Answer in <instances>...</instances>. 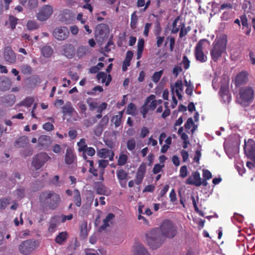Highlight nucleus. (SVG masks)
I'll list each match as a JSON object with an SVG mask.
<instances>
[{
	"label": "nucleus",
	"instance_id": "1",
	"mask_svg": "<svg viewBox=\"0 0 255 255\" xmlns=\"http://www.w3.org/2000/svg\"><path fill=\"white\" fill-rule=\"evenodd\" d=\"M39 200L40 207L45 212L47 208L55 210L59 205L61 198L58 194L53 191H46L40 194Z\"/></svg>",
	"mask_w": 255,
	"mask_h": 255
},
{
	"label": "nucleus",
	"instance_id": "2",
	"mask_svg": "<svg viewBox=\"0 0 255 255\" xmlns=\"http://www.w3.org/2000/svg\"><path fill=\"white\" fill-rule=\"evenodd\" d=\"M255 97V87L248 85L241 87L237 96L236 102L243 107L249 106Z\"/></svg>",
	"mask_w": 255,
	"mask_h": 255
},
{
	"label": "nucleus",
	"instance_id": "3",
	"mask_svg": "<svg viewBox=\"0 0 255 255\" xmlns=\"http://www.w3.org/2000/svg\"><path fill=\"white\" fill-rule=\"evenodd\" d=\"M147 243L152 249L160 247L164 243L165 238L160 233L159 229H154L146 235Z\"/></svg>",
	"mask_w": 255,
	"mask_h": 255
},
{
	"label": "nucleus",
	"instance_id": "4",
	"mask_svg": "<svg viewBox=\"0 0 255 255\" xmlns=\"http://www.w3.org/2000/svg\"><path fill=\"white\" fill-rule=\"evenodd\" d=\"M95 39L100 45H102L108 38V26L105 23L98 24L95 31Z\"/></svg>",
	"mask_w": 255,
	"mask_h": 255
},
{
	"label": "nucleus",
	"instance_id": "5",
	"mask_svg": "<svg viewBox=\"0 0 255 255\" xmlns=\"http://www.w3.org/2000/svg\"><path fill=\"white\" fill-rule=\"evenodd\" d=\"M159 230L164 238H172L176 234V228L173 223L169 220L164 221L161 224Z\"/></svg>",
	"mask_w": 255,
	"mask_h": 255
},
{
	"label": "nucleus",
	"instance_id": "6",
	"mask_svg": "<svg viewBox=\"0 0 255 255\" xmlns=\"http://www.w3.org/2000/svg\"><path fill=\"white\" fill-rule=\"evenodd\" d=\"M223 51V38L220 36L216 39L214 42V48L211 52L212 59L214 61H216L221 57Z\"/></svg>",
	"mask_w": 255,
	"mask_h": 255
},
{
	"label": "nucleus",
	"instance_id": "7",
	"mask_svg": "<svg viewBox=\"0 0 255 255\" xmlns=\"http://www.w3.org/2000/svg\"><path fill=\"white\" fill-rule=\"evenodd\" d=\"M35 248V242L27 240L22 242L19 246L20 253L24 255H28Z\"/></svg>",
	"mask_w": 255,
	"mask_h": 255
},
{
	"label": "nucleus",
	"instance_id": "8",
	"mask_svg": "<svg viewBox=\"0 0 255 255\" xmlns=\"http://www.w3.org/2000/svg\"><path fill=\"white\" fill-rule=\"evenodd\" d=\"M244 151L248 157L255 163V141L249 139L248 141H245Z\"/></svg>",
	"mask_w": 255,
	"mask_h": 255
},
{
	"label": "nucleus",
	"instance_id": "9",
	"mask_svg": "<svg viewBox=\"0 0 255 255\" xmlns=\"http://www.w3.org/2000/svg\"><path fill=\"white\" fill-rule=\"evenodd\" d=\"M49 158L50 157L46 153L41 152L33 158L32 165L35 169H39Z\"/></svg>",
	"mask_w": 255,
	"mask_h": 255
},
{
	"label": "nucleus",
	"instance_id": "10",
	"mask_svg": "<svg viewBox=\"0 0 255 255\" xmlns=\"http://www.w3.org/2000/svg\"><path fill=\"white\" fill-rule=\"evenodd\" d=\"M53 7L50 5H45L42 6L36 14L37 18L41 21L49 18L53 13Z\"/></svg>",
	"mask_w": 255,
	"mask_h": 255
},
{
	"label": "nucleus",
	"instance_id": "11",
	"mask_svg": "<svg viewBox=\"0 0 255 255\" xmlns=\"http://www.w3.org/2000/svg\"><path fill=\"white\" fill-rule=\"evenodd\" d=\"M206 41L205 39L200 40L195 47V54L196 59L201 62H204L207 60V57L204 55L202 49L204 42Z\"/></svg>",
	"mask_w": 255,
	"mask_h": 255
},
{
	"label": "nucleus",
	"instance_id": "12",
	"mask_svg": "<svg viewBox=\"0 0 255 255\" xmlns=\"http://www.w3.org/2000/svg\"><path fill=\"white\" fill-rule=\"evenodd\" d=\"M69 34L68 28L61 27L55 28L53 31V36L58 40H64L66 39Z\"/></svg>",
	"mask_w": 255,
	"mask_h": 255
},
{
	"label": "nucleus",
	"instance_id": "13",
	"mask_svg": "<svg viewBox=\"0 0 255 255\" xmlns=\"http://www.w3.org/2000/svg\"><path fill=\"white\" fill-rule=\"evenodd\" d=\"M186 184L200 186L201 185V179L200 173L197 171L193 172L192 176L187 179Z\"/></svg>",
	"mask_w": 255,
	"mask_h": 255
},
{
	"label": "nucleus",
	"instance_id": "14",
	"mask_svg": "<svg viewBox=\"0 0 255 255\" xmlns=\"http://www.w3.org/2000/svg\"><path fill=\"white\" fill-rule=\"evenodd\" d=\"M248 73L246 71H242L239 73L234 81L236 87H240L245 84L248 81Z\"/></svg>",
	"mask_w": 255,
	"mask_h": 255
},
{
	"label": "nucleus",
	"instance_id": "15",
	"mask_svg": "<svg viewBox=\"0 0 255 255\" xmlns=\"http://www.w3.org/2000/svg\"><path fill=\"white\" fill-rule=\"evenodd\" d=\"M3 57L5 61L9 63H14L16 61V55L12 49L7 46L3 52Z\"/></svg>",
	"mask_w": 255,
	"mask_h": 255
},
{
	"label": "nucleus",
	"instance_id": "16",
	"mask_svg": "<svg viewBox=\"0 0 255 255\" xmlns=\"http://www.w3.org/2000/svg\"><path fill=\"white\" fill-rule=\"evenodd\" d=\"M224 150L230 158L238 152L239 147L238 145L233 143L229 145H227L226 147L224 146Z\"/></svg>",
	"mask_w": 255,
	"mask_h": 255
},
{
	"label": "nucleus",
	"instance_id": "17",
	"mask_svg": "<svg viewBox=\"0 0 255 255\" xmlns=\"http://www.w3.org/2000/svg\"><path fill=\"white\" fill-rule=\"evenodd\" d=\"M98 155L101 158H109L110 160H113L114 159V152L111 150L102 148L98 151Z\"/></svg>",
	"mask_w": 255,
	"mask_h": 255
},
{
	"label": "nucleus",
	"instance_id": "18",
	"mask_svg": "<svg viewBox=\"0 0 255 255\" xmlns=\"http://www.w3.org/2000/svg\"><path fill=\"white\" fill-rule=\"evenodd\" d=\"M63 54L68 58H72L75 55V48L72 44H67L63 46Z\"/></svg>",
	"mask_w": 255,
	"mask_h": 255
},
{
	"label": "nucleus",
	"instance_id": "19",
	"mask_svg": "<svg viewBox=\"0 0 255 255\" xmlns=\"http://www.w3.org/2000/svg\"><path fill=\"white\" fill-rule=\"evenodd\" d=\"M115 218V215L113 213H109L103 220V224L99 227L100 232L105 230L110 226V224L112 223V221Z\"/></svg>",
	"mask_w": 255,
	"mask_h": 255
},
{
	"label": "nucleus",
	"instance_id": "20",
	"mask_svg": "<svg viewBox=\"0 0 255 255\" xmlns=\"http://www.w3.org/2000/svg\"><path fill=\"white\" fill-rule=\"evenodd\" d=\"M10 80L7 77L0 78V90L5 91L9 90L11 87Z\"/></svg>",
	"mask_w": 255,
	"mask_h": 255
},
{
	"label": "nucleus",
	"instance_id": "21",
	"mask_svg": "<svg viewBox=\"0 0 255 255\" xmlns=\"http://www.w3.org/2000/svg\"><path fill=\"white\" fill-rule=\"evenodd\" d=\"M133 255H149V254L141 244L137 243L134 247Z\"/></svg>",
	"mask_w": 255,
	"mask_h": 255
},
{
	"label": "nucleus",
	"instance_id": "22",
	"mask_svg": "<svg viewBox=\"0 0 255 255\" xmlns=\"http://www.w3.org/2000/svg\"><path fill=\"white\" fill-rule=\"evenodd\" d=\"M133 52L131 51H128L126 53V57L123 61L122 69L124 71L127 70L128 66L130 65V62L133 57Z\"/></svg>",
	"mask_w": 255,
	"mask_h": 255
},
{
	"label": "nucleus",
	"instance_id": "23",
	"mask_svg": "<svg viewBox=\"0 0 255 255\" xmlns=\"http://www.w3.org/2000/svg\"><path fill=\"white\" fill-rule=\"evenodd\" d=\"M155 96L154 95H151L145 100L144 105L140 109V112L142 114L143 118H145L146 114L148 112L147 109V104L151 101V100L155 99Z\"/></svg>",
	"mask_w": 255,
	"mask_h": 255
},
{
	"label": "nucleus",
	"instance_id": "24",
	"mask_svg": "<svg viewBox=\"0 0 255 255\" xmlns=\"http://www.w3.org/2000/svg\"><path fill=\"white\" fill-rule=\"evenodd\" d=\"M28 142V139L26 136H22L16 140L14 146L17 148L24 147Z\"/></svg>",
	"mask_w": 255,
	"mask_h": 255
},
{
	"label": "nucleus",
	"instance_id": "25",
	"mask_svg": "<svg viewBox=\"0 0 255 255\" xmlns=\"http://www.w3.org/2000/svg\"><path fill=\"white\" fill-rule=\"evenodd\" d=\"M91 53V49L88 46H81L78 48L77 54L78 57L81 58L85 55Z\"/></svg>",
	"mask_w": 255,
	"mask_h": 255
},
{
	"label": "nucleus",
	"instance_id": "26",
	"mask_svg": "<svg viewBox=\"0 0 255 255\" xmlns=\"http://www.w3.org/2000/svg\"><path fill=\"white\" fill-rule=\"evenodd\" d=\"M117 174L118 178L121 183V186L122 187H125L126 183H125L124 184H123L121 182V181L124 180H126L127 178V177L128 176V173H127L123 169H120V170H118L117 171Z\"/></svg>",
	"mask_w": 255,
	"mask_h": 255
},
{
	"label": "nucleus",
	"instance_id": "27",
	"mask_svg": "<svg viewBox=\"0 0 255 255\" xmlns=\"http://www.w3.org/2000/svg\"><path fill=\"white\" fill-rule=\"evenodd\" d=\"M59 217L57 216H53L50 222L48 231L50 232H53L57 227Z\"/></svg>",
	"mask_w": 255,
	"mask_h": 255
},
{
	"label": "nucleus",
	"instance_id": "28",
	"mask_svg": "<svg viewBox=\"0 0 255 255\" xmlns=\"http://www.w3.org/2000/svg\"><path fill=\"white\" fill-rule=\"evenodd\" d=\"M74 155L73 152L70 148H68L66 150L65 154V161L66 164H72L74 159Z\"/></svg>",
	"mask_w": 255,
	"mask_h": 255
},
{
	"label": "nucleus",
	"instance_id": "29",
	"mask_svg": "<svg viewBox=\"0 0 255 255\" xmlns=\"http://www.w3.org/2000/svg\"><path fill=\"white\" fill-rule=\"evenodd\" d=\"M38 143L42 146H48L51 143V139L50 136L42 135L38 139Z\"/></svg>",
	"mask_w": 255,
	"mask_h": 255
},
{
	"label": "nucleus",
	"instance_id": "30",
	"mask_svg": "<svg viewBox=\"0 0 255 255\" xmlns=\"http://www.w3.org/2000/svg\"><path fill=\"white\" fill-rule=\"evenodd\" d=\"M42 55L45 57H50L53 54L52 48L49 46H45L41 49Z\"/></svg>",
	"mask_w": 255,
	"mask_h": 255
},
{
	"label": "nucleus",
	"instance_id": "31",
	"mask_svg": "<svg viewBox=\"0 0 255 255\" xmlns=\"http://www.w3.org/2000/svg\"><path fill=\"white\" fill-rule=\"evenodd\" d=\"M62 110L64 114L71 115L74 111V109L72 107L71 103L68 102L62 107Z\"/></svg>",
	"mask_w": 255,
	"mask_h": 255
},
{
	"label": "nucleus",
	"instance_id": "32",
	"mask_svg": "<svg viewBox=\"0 0 255 255\" xmlns=\"http://www.w3.org/2000/svg\"><path fill=\"white\" fill-rule=\"evenodd\" d=\"M67 238L66 232H61L59 233L56 237L55 241L59 244H62Z\"/></svg>",
	"mask_w": 255,
	"mask_h": 255
},
{
	"label": "nucleus",
	"instance_id": "33",
	"mask_svg": "<svg viewBox=\"0 0 255 255\" xmlns=\"http://www.w3.org/2000/svg\"><path fill=\"white\" fill-rule=\"evenodd\" d=\"M74 199L76 206L80 207L81 205V198L80 192L77 189L74 191Z\"/></svg>",
	"mask_w": 255,
	"mask_h": 255
},
{
	"label": "nucleus",
	"instance_id": "34",
	"mask_svg": "<svg viewBox=\"0 0 255 255\" xmlns=\"http://www.w3.org/2000/svg\"><path fill=\"white\" fill-rule=\"evenodd\" d=\"M97 120L95 117H91L84 121V125L87 128L90 127L96 123Z\"/></svg>",
	"mask_w": 255,
	"mask_h": 255
},
{
	"label": "nucleus",
	"instance_id": "35",
	"mask_svg": "<svg viewBox=\"0 0 255 255\" xmlns=\"http://www.w3.org/2000/svg\"><path fill=\"white\" fill-rule=\"evenodd\" d=\"M26 26L28 30H33L37 29L39 25L35 21L29 20L26 23Z\"/></svg>",
	"mask_w": 255,
	"mask_h": 255
},
{
	"label": "nucleus",
	"instance_id": "36",
	"mask_svg": "<svg viewBox=\"0 0 255 255\" xmlns=\"http://www.w3.org/2000/svg\"><path fill=\"white\" fill-rule=\"evenodd\" d=\"M38 7V0H28L26 5V8L30 10H33Z\"/></svg>",
	"mask_w": 255,
	"mask_h": 255
},
{
	"label": "nucleus",
	"instance_id": "37",
	"mask_svg": "<svg viewBox=\"0 0 255 255\" xmlns=\"http://www.w3.org/2000/svg\"><path fill=\"white\" fill-rule=\"evenodd\" d=\"M21 73L25 75H30L32 73V68L28 65H22L20 66Z\"/></svg>",
	"mask_w": 255,
	"mask_h": 255
},
{
	"label": "nucleus",
	"instance_id": "38",
	"mask_svg": "<svg viewBox=\"0 0 255 255\" xmlns=\"http://www.w3.org/2000/svg\"><path fill=\"white\" fill-rule=\"evenodd\" d=\"M86 103L89 106V109L91 111H93L96 108H98V104L96 102H94L91 98H88L86 100Z\"/></svg>",
	"mask_w": 255,
	"mask_h": 255
},
{
	"label": "nucleus",
	"instance_id": "39",
	"mask_svg": "<svg viewBox=\"0 0 255 255\" xmlns=\"http://www.w3.org/2000/svg\"><path fill=\"white\" fill-rule=\"evenodd\" d=\"M136 145V142L134 138H131L129 139H128L127 141V148L128 149L132 151L133 150Z\"/></svg>",
	"mask_w": 255,
	"mask_h": 255
},
{
	"label": "nucleus",
	"instance_id": "40",
	"mask_svg": "<svg viewBox=\"0 0 255 255\" xmlns=\"http://www.w3.org/2000/svg\"><path fill=\"white\" fill-rule=\"evenodd\" d=\"M33 102V98L31 97H27L24 101L20 103V105L29 107L31 106Z\"/></svg>",
	"mask_w": 255,
	"mask_h": 255
},
{
	"label": "nucleus",
	"instance_id": "41",
	"mask_svg": "<svg viewBox=\"0 0 255 255\" xmlns=\"http://www.w3.org/2000/svg\"><path fill=\"white\" fill-rule=\"evenodd\" d=\"M128 160V156L126 154H120L118 160V164L120 166L124 165Z\"/></svg>",
	"mask_w": 255,
	"mask_h": 255
},
{
	"label": "nucleus",
	"instance_id": "42",
	"mask_svg": "<svg viewBox=\"0 0 255 255\" xmlns=\"http://www.w3.org/2000/svg\"><path fill=\"white\" fill-rule=\"evenodd\" d=\"M122 118V115H115L113 117L112 121L114 123L116 127H118L121 125Z\"/></svg>",
	"mask_w": 255,
	"mask_h": 255
},
{
	"label": "nucleus",
	"instance_id": "43",
	"mask_svg": "<svg viewBox=\"0 0 255 255\" xmlns=\"http://www.w3.org/2000/svg\"><path fill=\"white\" fill-rule=\"evenodd\" d=\"M136 108L133 103H130L128 104L127 109V113L128 114L133 115L135 112Z\"/></svg>",
	"mask_w": 255,
	"mask_h": 255
},
{
	"label": "nucleus",
	"instance_id": "44",
	"mask_svg": "<svg viewBox=\"0 0 255 255\" xmlns=\"http://www.w3.org/2000/svg\"><path fill=\"white\" fill-rule=\"evenodd\" d=\"M78 146H79V151H84L85 152V149L87 147V145L85 143V140L84 138L81 139L80 141L77 143Z\"/></svg>",
	"mask_w": 255,
	"mask_h": 255
},
{
	"label": "nucleus",
	"instance_id": "45",
	"mask_svg": "<svg viewBox=\"0 0 255 255\" xmlns=\"http://www.w3.org/2000/svg\"><path fill=\"white\" fill-rule=\"evenodd\" d=\"M137 21V17L135 14V12H134L131 16L130 27L132 29H134L136 27Z\"/></svg>",
	"mask_w": 255,
	"mask_h": 255
},
{
	"label": "nucleus",
	"instance_id": "46",
	"mask_svg": "<svg viewBox=\"0 0 255 255\" xmlns=\"http://www.w3.org/2000/svg\"><path fill=\"white\" fill-rule=\"evenodd\" d=\"M18 19L12 15L9 16V21L10 25V27L12 29H14L15 28V26L17 23Z\"/></svg>",
	"mask_w": 255,
	"mask_h": 255
},
{
	"label": "nucleus",
	"instance_id": "47",
	"mask_svg": "<svg viewBox=\"0 0 255 255\" xmlns=\"http://www.w3.org/2000/svg\"><path fill=\"white\" fill-rule=\"evenodd\" d=\"M163 70L155 72L152 76V81L155 83H157L160 79Z\"/></svg>",
	"mask_w": 255,
	"mask_h": 255
},
{
	"label": "nucleus",
	"instance_id": "48",
	"mask_svg": "<svg viewBox=\"0 0 255 255\" xmlns=\"http://www.w3.org/2000/svg\"><path fill=\"white\" fill-rule=\"evenodd\" d=\"M157 106V101L156 100H154L153 99V100H151V101L147 104V109H148V111L149 110H154Z\"/></svg>",
	"mask_w": 255,
	"mask_h": 255
},
{
	"label": "nucleus",
	"instance_id": "49",
	"mask_svg": "<svg viewBox=\"0 0 255 255\" xmlns=\"http://www.w3.org/2000/svg\"><path fill=\"white\" fill-rule=\"evenodd\" d=\"M180 19V17L179 16H178L177 17H176L173 22V24H172V33H177L179 30V28L177 27V23L178 22V21Z\"/></svg>",
	"mask_w": 255,
	"mask_h": 255
},
{
	"label": "nucleus",
	"instance_id": "50",
	"mask_svg": "<svg viewBox=\"0 0 255 255\" xmlns=\"http://www.w3.org/2000/svg\"><path fill=\"white\" fill-rule=\"evenodd\" d=\"M107 75L106 73L101 72L97 75V78L98 80H101L102 83H105L107 79Z\"/></svg>",
	"mask_w": 255,
	"mask_h": 255
},
{
	"label": "nucleus",
	"instance_id": "51",
	"mask_svg": "<svg viewBox=\"0 0 255 255\" xmlns=\"http://www.w3.org/2000/svg\"><path fill=\"white\" fill-rule=\"evenodd\" d=\"M109 118L108 116H105L102 120L100 121L99 124H98L99 126L103 128L105 126H106L109 123Z\"/></svg>",
	"mask_w": 255,
	"mask_h": 255
},
{
	"label": "nucleus",
	"instance_id": "52",
	"mask_svg": "<svg viewBox=\"0 0 255 255\" xmlns=\"http://www.w3.org/2000/svg\"><path fill=\"white\" fill-rule=\"evenodd\" d=\"M180 26H181V29H180V33H179V36H180V37L182 38V37L185 36L187 34V33L188 32V30L185 27V24L184 23H181Z\"/></svg>",
	"mask_w": 255,
	"mask_h": 255
},
{
	"label": "nucleus",
	"instance_id": "53",
	"mask_svg": "<svg viewBox=\"0 0 255 255\" xmlns=\"http://www.w3.org/2000/svg\"><path fill=\"white\" fill-rule=\"evenodd\" d=\"M96 192L99 194L106 195L107 190L104 186L100 185L97 187Z\"/></svg>",
	"mask_w": 255,
	"mask_h": 255
},
{
	"label": "nucleus",
	"instance_id": "54",
	"mask_svg": "<svg viewBox=\"0 0 255 255\" xmlns=\"http://www.w3.org/2000/svg\"><path fill=\"white\" fill-rule=\"evenodd\" d=\"M182 67L179 65H176L174 67L173 69L172 73L175 77H177L179 75V73L182 72Z\"/></svg>",
	"mask_w": 255,
	"mask_h": 255
},
{
	"label": "nucleus",
	"instance_id": "55",
	"mask_svg": "<svg viewBox=\"0 0 255 255\" xmlns=\"http://www.w3.org/2000/svg\"><path fill=\"white\" fill-rule=\"evenodd\" d=\"M187 175V168L186 165L182 166L180 170V176L184 178Z\"/></svg>",
	"mask_w": 255,
	"mask_h": 255
},
{
	"label": "nucleus",
	"instance_id": "56",
	"mask_svg": "<svg viewBox=\"0 0 255 255\" xmlns=\"http://www.w3.org/2000/svg\"><path fill=\"white\" fill-rule=\"evenodd\" d=\"M241 21L242 25L245 27H248L249 24L248 22V19L245 14H243L240 16Z\"/></svg>",
	"mask_w": 255,
	"mask_h": 255
},
{
	"label": "nucleus",
	"instance_id": "57",
	"mask_svg": "<svg viewBox=\"0 0 255 255\" xmlns=\"http://www.w3.org/2000/svg\"><path fill=\"white\" fill-rule=\"evenodd\" d=\"M8 204L7 199L4 198L0 199V209H5Z\"/></svg>",
	"mask_w": 255,
	"mask_h": 255
},
{
	"label": "nucleus",
	"instance_id": "58",
	"mask_svg": "<svg viewBox=\"0 0 255 255\" xmlns=\"http://www.w3.org/2000/svg\"><path fill=\"white\" fill-rule=\"evenodd\" d=\"M182 63L183 64L184 68L185 69H187L189 67L190 61L189 60L186 56H183Z\"/></svg>",
	"mask_w": 255,
	"mask_h": 255
},
{
	"label": "nucleus",
	"instance_id": "59",
	"mask_svg": "<svg viewBox=\"0 0 255 255\" xmlns=\"http://www.w3.org/2000/svg\"><path fill=\"white\" fill-rule=\"evenodd\" d=\"M146 170V165L145 163H142L138 168L137 173L144 175Z\"/></svg>",
	"mask_w": 255,
	"mask_h": 255
},
{
	"label": "nucleus",
	"instance_id": "60",
	"mask_svg": "<svg viewBox=\"0 0 255 255\" xmlns=\"http://www.w3.org/2000/svg\"><path fill=\"white\" fill-rule=\"evenodd\" d=\"M194 122L191 118H188L185 124V128L186 129H189L194 125Z\"/></svg>",
	"mask_w": 255,
	"mask_h": 255
},
{
	"label": "nucleus",
	"instance_id": "61",
	"mask_svg": "<svg viewBox=\"0 0 255 255\" xmlns=\"http://www.w3.org/2000/svg\"><path fill=\"white\" fill-rule=\"evenodd\" d=\"M43 128L47 131H51L53 129L54 126L51 123L47 122L43 125Z\"/></svg>",
	"mask_w": 255,
	"mask_h": 255
},
{
	"label": "nucleus",
	"instance_id": "62",
	"mask_svg": "<svg viewBox=\"0 0 255 255\" xmlns=\"http://www.w3.org/2000/svg\"><path fill=\"white\" fill-rule=\"evenodd\" d=\"M164 167V165H161L159 164H156L153 169V173L154 174H157L160 171L161 168Z\"/></svg>",
	"mask_w": 255,
	"mask_h": 255
},
{
	"label": "nucleus",
	"instance_id": "63",
	"mask_svg": "<svg viewBox=\"0 0 255 255\" xmlns=\"http://www.w3.org/2000/svg\"><path fill=\"white\" fill-rule=\"evenodd\" d=\"M103 132V128L97 125L94 130V133L97 136H100L102 134Z\"/></svg>",
	"mask_w": 255,
	"mask_h": 255
},
{
	"label": "nucleus",
	"instance_id": "64",
	"mask_svg": "<svg viewBox=\"0 0 255 255\" xmlns=\"http://www.w3.org/2000/svg\"><path fill=\"white\" fill-rule=\"evenodd\" d=\"M203 175L204 179H209L212 178L211 173L207 169L203 170Z\"/></svg>",
	"mask_w": 255,
	"mask_h": 255
}]
</instances>
